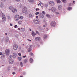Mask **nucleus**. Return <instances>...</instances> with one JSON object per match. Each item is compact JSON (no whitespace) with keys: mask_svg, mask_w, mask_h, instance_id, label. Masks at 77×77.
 I'll return each mask as SVG.
<instances>
[{"mask_svg":"<svg viewBox=\"0 0 77 77\" xmlns=\"http://www.w3.org/2000/svg\"><path fill=\"white\" fill-rule=\"evenodd\" d=\"M38 6H39V4H38Z\"/></svg>","mask_w":77,"mask_h":77,"instance_id":"nucleus-62","label":"nucleus"},{"mask_svg":"<svg viewBox=\"0 0 77 77\" xmlns=\"http://www.w3.org/2000/svg\"><path fill=\"white\" fill-rule=\"evenodd\" d=\"M9 53H10V51L8 49H7L5 50V54L6 55L8 56L9 55Z\"/></svg>","mask_w":77,"mask_h":77,"instance_id":"nucleus-6","label":"nucleus"},{"mask_svg":"<svg viewBox=\"0 0 77 77\" xmlns=\"http://www.w3.org/2000/svg\"><path fill=\"white\" fill-rule=\"evenodd\" d=\"M24 18V17L23 16H20L19 17V19L20 20H23Z\"/></svg>","mask_w":77,"mask_h":77,"instance_id":"nucleus-29","label":"nucleus"},{"mask_svg":"<svg viewBox=\"0 0 77 77\" xmlns=\"http://www.w3.org/2000/svg\"><path fill=\"white\" fill-rule=\"evenodd\" d=\"M36 33H37V34H39V32H38V31H36Z\"/></svg>","mask_w":77,"mask_h":77,"instance_id":"nucleus-47","label":"nucleus"},{"mask_svg":"<svg viewBox=\"0 0 77 77\" xmlns=\"http://www.w3.org/2000/svg\"><path fill=\"white\" fill-rule=\"evenodd\" d=\"M67 9L69 11H71V10L72 9V8H71L70 7H68V8H67Z\"/></svg>","mask_w":77,"mask_h":77,"instance_id":"nucleus-23","label":"nucleus"},{"mask_svg":"<svg viewBox=\"0 0 77 77\" xmlns=\"http://www.w3.org/2000/svg\"><path fill=\"white\" fill-rule=\"evenodd\" d=\"M48 6V5H47V4H46V5H45V7H46V8H47V7Z\"/></svg>","mask_w":77,"mask_h":77,"instance_id":"nucleus-43","label":"nucleus"},{"mask_svg":"<svg viewBox=\"0 0 77 77\" xmlns=\"http://www.w3.org/2000/svg\"><path fill=\"white\" fill-rule=\"evenodd\" d=\"M18 55L20 56H21V53H18Z\"/></svg>","mask_w":77,"mask_h":77,"instance_id":"nucleus-36","label":"nucleus"},{"mask_svg":"<svg viewBox=\"0 0 77 77\" xmlns=\"http://www.w3.org/2000/svg\"><path fill=\"white\" fill-rule=\"evenodd\" d=\"M32 45H30L29 46V48L28 49V52H30V51H31L32 50Z\"/></svg>","mask_w":77,"mask_h":77,"instance_id":"nucleus-15","label":"nucleus"},{"mask_svg":"<svg viewBox=\"0 0 77 77\" xmlns=\"http://www.w3.org/2000/svg\"><path fill=\"white\" fill-rule=\"evenodd\" d=\"M4 6V3L2 2H0V8H3Z\"/></svg>","mask_w":77,"mask_h":77,"instance_id":"nucleus-7","label":"nucleus"},{"mask_svg":"<svg viewBox=\"0 0 77 77\" xmlns=\"http://www.w3.org/2000/svg\"><path fill=\"white\" fill-rule=\"evenodd\" d=\"M27 11V8L26 7H23L22 8V11L23 13H25Z\"/></svg>","mask_w":77,"mask_h":77,"instance_id":"nucleus-4","label":"nucleus"},{"mask_svg":"<svg viewBox=\"0 0 77 77\" xmlns=\"http://www.w3.org/2000/svg\"><path fill=\"white\" fill-rule=\"evenodd\" d=\"M28 1L29 3H33L34 2V0H28Z\"/></svg>","mask_w":77,"mask_h":77,"instance_id":"nucleus-22","label":"nucleus"},{"mask_svg":"<svg viewBox=\"0 0 77 77\" xmlns=\"http://www.w3.org/2000/svg\"><path fill=\"white\" fill-rule=\"evenodd\" d=\"M15 36H16V37H17V36H19V35H16Z\"/></svg>","mask_w":77,"mask_h":77,"instance_id":"nucleus-48","label":"nucleus"},{"mask_svg":"<svg viewBox=\"0 0 77 77\" xmlns=\"http://www.w3.org/2000/svg\"><path fill=\"white\" fill-rule=\"evenodd\" d=\"M71 4H70L69 5V6H71L70 5H71Z\"/></svg>","mask_w":77,"mask_h":77,"instance_id":"nucleus-57","label":"nucleus"},{"mask_svg":"<svg viewBox=\"0 0 77 77\" xmlns=\"http://www.w3.org/2000/svg\"><path fill=\"white\" fill-rule=\"evenodd\" d=\"M17 53H14L13 54V58H16V57H17Z\"/></svg>","mask_w":77,"mask_h":77,"instance_id":"nucleus-13","label":"nucleus"},{"mask_svg":"<svg viewBox=\"0 0 77 77\" xmlns=\"http://www.w3.org/2000/svg\"><path fill=\"white\" fill-rule=\"evenodd\" d=\"M47 37V35L46 34H45L43 38L44 39H46Z\"/></svg>","mask_w":77,"mask_h":77,"instance_id":"nucleus-24","label":"nucleus"},{"mask_svg":"<svg viewBox=\"0 0 77 77\" xmlns=\"http://www.w3.org/2000/svg\"><path fill=\"white\" fill-rule=\"evenodd\" d=\"M1 0L2 2H6V0Z\"/></svg>","mask_w":77,"mask_h":77,"instance_id":"nucleus-42","label":"nucleus"},{"mask_svg":"<svg viewBox=\"0 0 77 77\" xmlns=\"http://www.w3.org/2000/svg\"><path fill=\"white\" fill-rule=\"evenodd\" d=\"M9 63L10 64H12V63H14V60L13 59L10 60Z\"/></svg>","mask_w":77,"mask_h":77,"instance_id":"nucleus-16","label":"nucleus"},{"mask_svg":"<svg viewBox=\"0 0 77 77\" xmlns=\"http://www.w3.org/2000/svg\"><path fill=\"white\" fill-rule=\"evenodd\" d=\"M26 57V56H23V57Z\"/></svg>","mask_w":77,"mask_h":77,"instance_id":"nucleus-53","label":"nucleus"},{"mask_svg":"<svg viewBox=\"0 0 77 77\" xmlns=\"http://www.w3.org/2000/svg\"><path fill=\"white\" fill-rule=\"evenodd\" d=\"M12 55H10L9 56V58L10 59H12Z\"/></svg>","mask_w":77,"mask_h":77,"instance_id":"nucleus-33","label":"nucleus"},{"mask_svg":"<svg viewBox=\"0 0 77 77\" xmlns=\"http://www.w3.org/2000/svg\"><path fill=\"white\" fill-rule=\"evenodd\" d=\"M28 62V60L27 59H25L23 60V63H27Z\"/></svg>","mask_w":77,"mask_h":77,"instance_id":"nucleus-20","label":"nucleus"},{"mask_svg":"<svg viewBox=\"0 0 77 77\" xmlns=\"http://www.w3.org/2000/svg\"><path fill=\"white\" fill-rule=\"evenodd\" d=\"M13 48L14 50H17L18 48V45H14L13 46Z\"/></svg>","mask_w":77,"mask_h":77,"instance_id":"nucleus-10","label":"nucleus"},{"mask_svg":"<svg viewBox=\"0 0 77 77\" xmlns=\"http://www.w3.org/2000/svg\"><path fill=\"white\" fill-rule=\"evenodd\" d=\"M31 34L33 36H35V35H37V34L35 33L33 31L32 32Z\"/></svg>","mask_w":77,"mask_h":77,"instance_id":"nucleus-18","label":"nucleus"},{"mask_svg":"<svg viewBox=\"0 0 77 77\" xmlns=\"http://www.w3.org/2000/svg\"><path fill=\"white\" fill-rule=\"evenodd\" d=\"M19 15H16L15 16V21H18V20H19Z\"/></svg>","mask_w":77,"mask_h":77,"instance_id":"nucleus-5","label":"nucleus"},{"mask_svg":"<svg viewBox=\"0 0 77 77\" xmlns=\"http://www.w3.org/2000/svg\"><path fill=\"white\" fill-rule=\"evenodd\" d=\"M39 5H40V6H41V3H40Z\"/></svg>","mask_w":77,"mask_h":77,"instance_id":"nucleus-55","label":"nucleus"},{"mask_svg":"<svg viewBox=\"0 0 77 77\" xmlns=\"http://www.w3.org/2000/svg\"><path fill=\"white\" fill-rule=\"evenodd\" d=\"M36 18H38V16H36Z\"/></svg>","mask_w":77,"mask_h":77,"instance_id":"nucleus-52","label":"nucleus"},{"mask_svg":"<svg viewBox=\"0 0 77 77\" xmlns=\"http://www.w3.org/2000/svg\"><path fill=\"white\" fill-rule=\"evenodd\" d=\"M20 65L21 66V67H23V62H20Z\"/></svg>","mask_w":77,"mask_h":77,"instance_id":"nucleus-26","label":"nucleus"},{"mask_svg":"<svg viewBox=\"0 0 77 77\" xmlns=\"http://www.w3.org/2000/svg\"><path fill=\"white\" fill-rule=\"evenodd\" d=\"M5 41L6 42L9 41V38L7 37L5 38Z\"/></svg>","mask_w":77,"mask_h":77,"instance_id":"nucleus-25","label":"nucleus"},{"mask_svg":"<svg viewBox=\"0 0 77 77\" xmlns=\"http://www.w3.org/2000/svg\"><path fill=\"white\" fill-rule=\"evenodd\" d=\"M20 77H23L22 76H21Z\"/></svg>","mask_w":77,"mask_h":77,"instance_id":"nucleus-63","label":"nucleus"},{"mask_svg":"<svg viewBox=\"0 0 77 77\" xmlns=\"http://www.w3.org/2000/svg\"><path fill=\"white\" fill-rule=\"evenodd\" d=\"M17 27H18V26L17 25H15L14 26V28H17Z\"/></svg>","mask_w":77,"mask_h":77,"instance_id":"nucleus-39","label":"nucleus"},{"mask_svg":"<svg viewBox=\"0 0 77 77\" xmlns=\"http://www.w3.org/2000/svg\"><path fill=\"white\" fill-rule=\"evenodd\" d=\"M30 32H31V31H32V29H30Z\"/></svg>","mask_w":77,"mask_h":77,"instance_id":"nucleus-59","label":"nucleus"},{"mask_svg":"<svg viewBox=\"0 0 77 77\" xmlns=\"http://www.w3.org/2000/svg\"><path fill=\"white\" fill-rule=\"evenodd\" d=\"M27 40H28V41H29L30 40L29 39H28Z\"/></svg>","mask_w":77,"mask_h":77,"instance_id":"nucleus-60","label":"nucleus"},{"mask_svg":"<svg viewBox=\"0 0 77 77\" xmlns=\"http://www.w3.org/2000/svg\"><path fill=\"white\" fill-rule=\"evenodd\" d=\"M39 47V45H38V47Z\"/></svg>","mask_w":77,"mask_h":77,"instance_id":"nucleus-56","label":"nucleus"},{"mask_svg":"<svg viewBox=\"0 0 77 77\" xmlns=\"http://www.w3.org/2000/svg\"><path fill=\"white\" fill-rule=\"evenodd\" d=\"M33 59H32V58H30L29 60L30 63H32L33 62Z\"/></svg>","mask_w":77,"mask_h":77,"instance_id":"nucleus-27","label":"nucleus"},{"mask_svg":"<svg viewBox=\"0 0 77 77\" xmlns=\"http://www.w3.org/2000/svg\"><path fill=\"white\" fill-rule=\"evenodd\" d=\"M21 29L20 30V32H24V31H25V28H21Z\"/></svg>","mask_w":77,"mask_h":77,"instance_id":"nucleus-17","label":"nucleus"},{"mask_svg":"<svg viewBox=\"0 0 77 77\" xmlns=\"http://www.w3.org/2000/svg\"><path fill=\"white\" fill-rule=\"evenodd\" d=\"M18 30H20V28H19L18 29Z\"/></svg>","mask_w":77,"mask_h":77,"instance_id":"nucleus-58","label":"nucleus"},{"mask_svg":"<svg viewBox=\"0 0 77 77\" xmlns=\"http://www.w3.org/2000/svg\"><path fill=\"white\" fill-rule=\"evenodd\" d=\"M49 5L51 6H54V2L53 1H51L49 2Z\"/></svg>","mask_w":77,"mask_h":77,"instance_id":"nucleus-9","label":"nucleus"},{"mask_svg":"<svg viewBox=\"0 0 77 77\" xmlns=\"http://www.w3.org/2000/svg\"><path fill=\"white\" fill-rule=\"evenodd\" d=\"M55 13H56V14L57 15L58 14H59V12H56Z\"/></svg>","mask_w":77,"mask_h":77,"instance_id":"nucleus-44","label":"nucleus"},{"mask_svg":"<svg viewBox=\"0 0 77 77\" xmlns=\"http://www.w3.org/2000/svg\"><path fill=\"white\" fill-rule=\"evenodd\" d=\"M41 39V38L40 37H36L35 38V41H38V40H39V39Z\"/></svg>","mask_w":77,"mask_h":77,"instance_id":"nucleus-21","label":"nucleus"},{"mask_svg":"<svg viewBox=\"0 0 77 77\" xmlns=\"http://www.w3.org/2000/svg\"><path fill=\"white\" fill-rule=\"evenodd\" d=\"M58 9L60 10V9H62V6L61 5H59L58 6Z\"/></svg>","mask_w":77,"mask_h":77,"instance_id":"nucleus-30","label":"nucleus"},{"mask_svg":"<svg viewBox=\"0 0 77 77\" xmlns=\"http://www.w3.org/2000/svg\"><path fill=\"white\" fill-rule=\"evenodd\" d=\"M6 55L5 53H3L2 56L1 57L2 58H5V57Z\"/></svg>","mask_w":77,"mask_h":77,"instance_id":"nucleus-19","label":"nucleus"},{"mask_svg":"<svg viewBox=\"0 0 77 77\" xmlns=\"http://www.w3.org/2000/svg\"><path fill=\"white\" fill-rule=\"evenodd\" d=\"M39 14V12H36V13H35V14L36 15H37Z\"/></svg>","mask_w":77,"mask_h":77,"instance_id":"nucleus-35","label":"nucleus"},{"mask_svg":"<svg viewBox=\"0 0 77 77\" xmlns=\"http://www.w3.org/2000/svg\"><path fill=\"white\" fill-rule=\"evenodd\" d=\"M45 25H43V27H45Z\"/></svg>","mask_w":77,"mask_h":77,"instance_id":"nucleus-54","label":"nucleus"},{"mask_svg":"<svg viewBox=\"0 0 77 77\" xmlns=\"http://www.w3.org/2000/svg\"><path fill=\"white\" fill-rule=\"evenodd\" d=\"M2 13V11H0V14H1Z\"/></svg>","mask_w":77,"mask_h":77,"instance_id":"nucleus-46","label":"nucleus"},{"mask_svg":"<svg viewBox=\"0 0 77 77\" xmlns=\"http://www.w3.org/2000/svg\"><path fill=\"white\" fill-rule=\"evenodd\" d=\"M56 23L54 21H52L51 22L50 25L51 27H55Z\"/></svg>","mask_w":77,"mask_h":77,"instance_id":"nucleus-3","label":"nucleus"},{"mask_svg":"<svg viewBox=\"0 0 77 77\" xmlns=\"http://www.w3.org/2000/svg\"><path fill=\"white\" fill-rule=\"evenodd\" d=\"M10 25L11 26H13L12 24V23H10Z\"/></svg>","mask_w":77,"mask_h":77,"instance_id":"nucleus-50","label":"nucleus"},{"mask_svg":"<svg viewBox=\"0 0 77 77\" xmlns=\"http://www.w3.org/2000/svg\"><path fill=\"white\" fill-rule=\"evenodd\" d=\"M36 11H39V8H36L35 9Z\"/></svg>","mask_w":77,"mask_h":77,"instance_id":"nucleus-41","label":"nucleus"},{"mask_svg":"<svg viewBox=\"0 0 77 77\" xmlns=\"http://www.w3.org/2000/svg\"><path fill=\"white\" fill-rule=\"evenodd\" d=\"M42 14H44V15H45V12L44 11H43L42 12Z\"/></svg>","mask_w":77,"mask_h":77,"instance_id":"nucleus-40","label":"nucleus"},{"mask_svg":"<svg viewBox=\"0 0 77 77\" xmlns=\"http://www.w3.org/2000/svg\"><path fill=\"white\" fill-rule=\"evenodd\" d=\"M5 35H7V33H5Z\"/></svg>","mask_w":77,"mask_h":77,"instance_id":"nucleus-64","label":"nucleus"},{"mask_svg":"<svg viewBox=\"0 0 77 77\" xmlns=\"http://www.w3.org/2000/svg\"><path fill=\"white\" fill-rule=\"evenodd\" d=\"M57 2L58 3H60V0H57Z\"/></svg>","mask_w":77,"mask_h":77,"instance_id":"nucleus-34","label":"nucleus"},{"mask_svg":"<svg viewBox=\"0 0 77 77\" xmlns=\"http://www.w3.org/2000/svg\"><path fill=\"white\" fill-rule=\"evenodd\" d=\"M2 18L3 20L2 21H6V17H5V14H2Z\"/></svg>","mask_w":77,"mask_h":77,"instance_id":"nucleus-8","label":"nucleus"},{"mask_svg":"<svg viewBox=\"0 0 77 77\" xmlns=\"http://www.w3.org/2000/svg\"><path fill=\"white\" fill-rule=\"evenodd\" d=\"M29 54L30 56H33V53H30Z\"/></svg>","mask_w":77,"mask_h":77,"instance_id":"nucleus-37","label":"nucleus"},{"mask_svg":"<svg viewBox=\"0 0 77 77\" xmlns=\"http://www.w3.org/2000/svg\"><path fill=\"white\" fill-rule=\"evenodd\" d=\"M17 2H20V0H15Z\"/></svg>","mask_w":77,"mask_h":77,"instance_id":"nucleus-49","label":"nucleus"},{"mask_svg":"<svg viewBox=\"0 0 77 77\" xmlns=\"http://www.w3.org/2000/svg\"><path fill=\"white\" fill-rule=\"evenodd\" d=\"M21 59H22L21 57H20L18 58V60L19 61H20V60H21Z\"/></svg>","mask_w":77,"mask_h":77,"instance_id":"nucleus-28","label":"nucleus"},{"mask_svg":"<svg viewBox=\"0 0 77 77\" xmlns=\"http://www.w3.org/2000/svg\"><path fill=\"white\" fill-rule=\"evenodd\" d=\"M15 74V72H12V74L13 75Z\"/></svg>","mask_w":77,"mask_h":77,"instance_id":"nucleus-45","label":"nucleus"},{"mask_svg":"<svg viewBox=\"0 0 77 77\" xmlns=\"http://www.w3.org/2000/svg\"><path fill=\"white\" fill-rule=\"evenodd\" d=\"M73 3H75V1H73Z\"/></svg>","mask_w":77,"mask_h":77,"instance_id":"nucleus-61","label":"nucleus"},{"mask_svg":"<svg viewBox=\"0 0 77 77\" xmlns=\"http://www.w3.org/2000/svg\"><path fill=\"white\" fill-rule=\"evenodd\" d=\"M29 17L30 18H32V17H34V15L33 14H30L29 15Z\"/></svg>","mask_w":77,"mask_h":77,"instance_id":"nucleus-11","label":"nucleus"},{"mask_svg":"<svg viewBox=\"0 0 77 77\" xmlns=\"http://www.w3.org/2000/svg\"><path fill=\"white\" fill-rule=\"evenodd\" d=\"M33 22L35 24H39L40 23V20L39 19H35L33 20Z\"/></svg>","mask_w":77,"mask_h":77,"instance_id":"nucleus-2","label":"nucleus"},{"mask_svg":"<svg viewBox=\"0 0 77 77\" xmlns=\"http://www.w3.org/2000/svg\"><path fill=\"white\" fill-rule=\"evenodd\" d=\"M38 17L39 18H43L44 17V16L43 14H40L38 15Z\"/></svg>","mask_w":77,"mask_h":77,"instance_id":"nucleus-14","label":"nucleus"},{"mask_svg":"<svg viewBox=\"0 0 77 77\" xmlns=\"http://www.w3.org/2000/svg\"><path fill=\"white\" fill-rule=\"evenodd\" d=\"M51 11L54 12H55L56 11V8L54 7H53L51 8Z\"/></svg>","mask_w":77,"mask_h":77,"instance_id":"nucleus-12","label":"nucleus"},{"mask_svg":"<svg viewBox=\"0 0 77 77\" xmlns=\"http://www.w3.org/2000/svg\"><path fill=\"white\" fill-rule=\"evenodd\" d=\"M46 17L49 18H50V16L48 14H46Z\"/></svg>","mask_w":77,"mask_h":77,"instance_id":"nucleus-32","label":"nucleus"},{"mask_svg":"<svg viewBox=\"0 0 77 77\" xmlns=\"http://www.w3.org/2000/svg\"><path fill=\"white\" fill-rule=\"evenodd\" d=\"M18 23L19 24H21L22 23V21H21V20H20L18 21Z\"/></svg>","mask_w":77,"mask_h":77,"instance_id":"nucleus-31","label":"nucleus"},{"mask_svg":"<svg viewBox=\"0 0 77 77\" xmlns=\"http://www.w3.org/2000/svg\"><path fill=\"white\" fill-rule=\"evenodd\" d=\"M62 2H64V3H65V2H66V0H62Z\"/></svg>","mask_w":77,"mask_h":77,"instance_id":"nucleus-38","label":"nucleus"},{"mask_svg":"<svg viewBox=\"0 0 77 77\" xmlns=\"http://www.w3.org/2000/svg\"><path fill=\"white\" fill-rule=\"evenodd\" d=\"M9 9L10 11H11L13 13H15L17 12V10L16 8H14V7L12 6H10L9 7Z\"/></svg>","mask_w":77,"mask_h":77,"instance_id":"nucleus-1","label":"nucleus"},{"mask_svg":"<svg viewBox=\"0 0 77 77\" xmlns=\"http://www.w3.org/2000/svg\"><path fill=\"white\" fill-rule=\"evenodd\" d=\"M0 55H2V53L0 52Z\"/></svg>","mask_w":77,"mask_h":77,"instance_id":"nucleus-51","label":"nucleus"}]
</instances>
